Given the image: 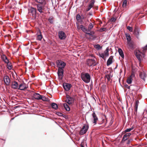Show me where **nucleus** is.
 <instances>
[{
  "instance_id": "obj_48",
  "label": "nucleus",
  "mask_w": 147,
  "mask_h": 147,
  "mask_svg": "<svg viewBox=\"0 0 147 147\" xmlns=\"http://www.w3.org/2000/svg\"><path fill=\"white\" fill-rule=\"evenodd\" d=\"M92 7V6L89 5V6L88 7V8L86 9V11H89Z\"/></svg>"
},
{
  "instance_id": "obj_52",
  "label": "nucleus",
  "mask_w": 147,
  "mask_h": 147,
  "mask_svg": "<svg viewBox=\"0 0 147 147\" xmlns=\"http://www.w3.org/2000/svg\"><path fill=\"white\" fill-rule=\"evenodd\" d=\"M139 101L138 100H137L136 101V104H135V106L138 107V104L139 103Z\"/></svg>"
},
{
  "instance_id": "obj_54",
  "label": "nucleus",
  "mask_w": 147,
  "mask_h": 147,
  "mask_svg": "<svg viewBox=\"0 0 147 147\" xmlns=\"http://www.w3.org/2000/svg\"><path fill=\"white\" fill-rule=\"evenodd\" d=\"M38 34H41L40 30V29H38L37 31V35Z\"/></svg>"
},
{
  "instance_id": "obj_6",
  "label": "nucleus",
  "mask_w": 147,
  "mask_h": 147,
  "mask_svg": "<svg viewBox=\"0 0 147 147\" xmlns=\"http://www.w3.org/2000/svg\"><path fill=\"white\" fill-rule=\"evenodd\" d=\"M89 126L88 125H84L82 127V129H81L80 132L79 134L80 135H82L85 134L87 131Z\"/></svg>"
},
{
  "instance_id": "obj_40",
  "label": "nucleus",
  "mask_w": 147,
  "mask_h": 147,
  "mask_svg": "<svg viewBox=\"0 0 147 147\" xmlns=\"http://www.w3.org/2000/svg\"><path fill=\"white\" fill-rule=\"evenodd\" d=\"M147 50V44L143 48V51L144 53H145Z\"/></svg>"
},
{
  "instance_id": "obj_27",
  "label": "nucleus",
  "mask_w": 147,
  "mask_h": 147,
  "mask_svg": "<svg viewBox=\"0 0 147 147\" xmlns=\"http://www.w3.org/2000/svg\"><path fill=\"white\" fill-rule=\"evenodd\" d=\"M86 34L89 35L91 36H92L93 37V39H94L96 38V37H94V35H93L94 34V31H91L90 33L86 32Z\"/></svg>"
},
{
  "instance_id": "obj_46",
  "label": "nucleus",
  "mask_w": 147,
  "mask_h": 147,
  "mask_svg": "<svg viewBox=\"0 0 147 147\" xmlns=\"http://www.w3.org/2000/svg\"><path fill=\"white\" fill-rule=\"evenodd\" d=\"M7 68L9 70H11L12 69V65H10V64H8L7 65Z\"/></svg>"
},
{
  "instance_id": "obj_8",
  "label": "nucleus",
  "mask_w": 147,
  "mask_h": 147,
  "mask_svg": "<svg viewBox=\"0 0 147 147\" xmlns=\"http://www.w3.org/2000/svg\"><path fill=\"white\" fill-rule=\"evenodd\" d=\"M58 35L59 38L61 40H65L66 38L65 34L62 31L58 32Z\"/></svg>"
},
{
  "instance_id": "obj_43",
  "label": "nucleus",
  "mask_w": 147,
  "mask_h": 147,
  "mask_svg": "<svg viewBox=\"0 0 147 147\" xmlns=\"http://www.w3.org/2000/svg\"><path fill=\"white\" fill-rule=\"evenodd\" d=\"M127 28L128 29L130 32H132L133 31L132 28L129 26H127Z\"/></svg>"
},
{
  "instance_id": "obj_35",
  "label": "nucleus",
  "mask_w": 147,
  "mask_h": 147,
  "mask_svg": "<svg viewBox=\"0 0 147 147\" xmlns=\"http://www.w3.org/2000/svg\"><path fill=\"white\" fill-rule=\"evenodd\" d=\"M140 76L141 78L144 80H145V75L144 74H142V73H140Z\"/></svg>"
},
{
  "instance_id": "obj_38",
  "label": "nucleus",
  "mask_w": 147,
  "mask_h": 147,
  "mask_svg": "<svg viewBox=\"0 0 147 147\" xmlns=\"http://www.w3.org/2000/svg\"><path fill=\"white\" fill-rule=\"evenodd\" d=\"M127 4V0H124L122 4L123 7H126Z\"/></svg>"
},
{
  "instance_id": "obj_60",
  "label": "nucleus",
  "mask_w": 147,
  "mask_h": 147,
  "mask_svg": "<svg viewBox=\"0 0 147 147\" xmlns=\"http://www.w3.org/2000/svg\"><path fill=\"white\" fill-rule=\"evenodd\" d=\"M17 107H18V106H15V107H14V108L15 109H16V108H17Z\"/></svg>"
},
{
  "instance_id": "obj_64",
  "label": "nucleus",
  "mask_w": 147,
  "mask_h": 147,
  "mask_svg": "<svg viewBox=\"0 0 147 147\" xmlns=\"http://www.w3.org/2000/svg\"><path fill=\"white\" fill-rule=\"evenodd\" d=\"M14 118H12L11 119V120H13L14 119Z\"/></svg>"
},
{
  "instance_id": "obj_3",
  "label": "nucleus",
  "mask_w": 147,
  "mask_h": 147,
  "mask_svg": "<svg viewBox=\"0 0 147 147\" xmlns=\"http://www.w3.org/2000/svg\"><path fill=\"white\" fill-rule=\"evenodd\" d=\"M28 13L30 16H32L34 19H35L36 16V9L31 7L28 9Z\"/></svg>"
},
{
  "instance_id": "obj_18",
  "label": "nucleus",
  "mask_w": 147,
  "mask_h": 147,
  "mask_svg": "<svg viewBox=\"0 0 147 147\" xmlns=\"http://www.w3.org/2000/svg\"><path fill=\"white\" fill-rule=\"evenodd\" d=\"M18 83L17 82L15 81L12 83V88L13 89H15L18 88Z\"/></svg>"
},
{
  "instance_id": "obj_4",
  "label": "nucleus",
  "mask_w": 147,
  "mask_h": 147,
  "mask_svg": "<svg viewBox=\"0 0 147 147\" xmlns=\"http://www.w3.org/2000/svg\"><path fill=\"white\" fill-rule=\"evenodd\" d=\"M74 101V98L68 95H66L65 102L69 105H71L73 103Z\"/></svg>"
},
{
  "instance_id": "obj_34",
  "label": "nucleus",
  "mask_w": 147,
  "mask_h": 147,
  "mask_svg": "<svg viewBox=\"0 0 147 147\" xmlns=\"http://www.w3.org/2000/svg\"><path fill=\"white\" fill-rule=\"evenodd\" d=\"M105 55L104 54V53H99V57H100L104 59L105 60L106 59L105 58Z\"/></svg>"
},
{
  "instance_id": "obj_2",
  "label": "nucleus",
  "mask_w": 147,
  "mask_h": 147,
  "mask_svg": "<svg viewBox=\"0 0 147 147\" xmlns=\"http://www.w3.org/2000/svg\"><path fill=\"white\" fill-rule=\"evenodd\" d=\"M81 77L82 80L86 83H88L90 81V76L89 74L88 73H86L83 75L82 74Z\"/></svg>"
},
{
  "instance_id": "obj_9",
  "label": "nucleus",
  "mask_w": 147,
  "mask_h": 147,
  "mask_svg": "<svg viewBox=\"0 0 147 147\" xmlns=\"http://www.w3.org/2000/svg\"><path fill=\"white\" fill-rule=\"evenodd\" d=\"M63 87L64 89L66 91H69L72 86V85L71 84L68 83H64L63 85Z\"/></svg>"
},
{
  "instance_id": "obj_47",
  "label": "nucleus",
  "mask_w": 147,
  "mask_h": 147,
  "mask_svg": "<svg viewBox=\"0 0 147 147\" xmlns=\"http://www.w3.org/2000/svg\"><path fill=\"white\" fill-rule=\"evenodd\" d=\"M107 30V29L106 28H100V32H102V31H105L106 30Z\"/></svg>"
},
{
  "instance_id": "obj_58",
  "label": "nucleus",
  "mask_w": 147,
  "mask_h": 147,
  "mask_svg": "<svg viewBox=\"0 0 147 147\" xmlns=\"http://www.w3.org/2000/svg\"><path fill=\"white\" fill-rule=\"evenodd\" d=\"M130 140H128L127 141V144H129L130 143Z\"/></svg>"
},
{
  "instance_id": "obj_49",
  "label": "nucleus",
  "mask_w": 147,
  "mask_h": 147,
  "mask_svg": "<svg viewBox=\"0 0 147 147\" xmlns=\"http://www.w3.org/2000/svg\"><path fill=\"white\" fill-rule=\"evenodd\" d=\"M115 20L116 19L114 17H113L111 18L110 19V21L111 22H115Z\"/></svg>"
},
{
  "instance_id": "obj_5",
  "label": "nucleus",
  "mask_w": 147,
  "mask_h": 147,
  "mask_svg": "<svg viewBox=\"0 0 147 147\" xmlns=\"http://www.w3.org/2000/svg\"><path fill=\"white\" fill-rule=\"evenodd\" d=\"M86 64L89 67L94 66L96 65L95 60L93 59H88L86 61Z\"/></svg>"
},
{
  "instance_id": "obj_12",
  "label": "nucleus",
  "mask_w": 147,
  "mask_h": 147,
  "mask_svg": "<svg viewBox=\"0 0 147 147\" xmlns=\"http://www.w3.org/2000/svg\"><path fill=\"white\" fill-rule=\"evenodd\" d=\"M131 135V134L130 133H128L125 134L123 138L122 141H125L127 140Z\"/></svg>"
},
{
  "instance_id": "obj_10",
  "label": "nucleus",
  "mask_w": 147,
  "mask_h": 147,
  "mask_svg": "<svg viewBox=\"0 0 147 147\" xmlns=\"http://www.w3.org/2000/svg\"><path fill=\"white\" fill-rule=\"evenodd\" d=\"M141 54V52L139 51H137L135 54L136 57L140 61H141V58L142 56Z\"/></svg>"
},
{
  "instance_id": "obj_53",
  "label": "nucleus",
  "mask_w": 147,
  "mask_h": 147,
  "mask_svg": "<svg viewBox=\"0 0 147 147\" xmlns=\"http://www.w3.org/2000/svg\"><path fill=\"white\" fill-rule=\"evenodd\" d=\"M3 60L4 61L5 63H8L9 62V61L8 59L5 60V59H3Z\"/></svg>"
},
{
  "instance_id": "obj_11",
  "label": "nucleus",
  "mask_w": 147,
  "mask_h": 147,
  "mask_svg": "<svg viewBox=\"0 0 147 147\" xmlns=\"http://www.w3.org/2000/svg\"><path fill=\"white\" fill-rule=\"evenodd\" d=\"M4 81L6 85H9L10 82V80L9 77L8 76H5L4 77Z\"/></svg>"
},
{
  "instance_id": "obj_59",
  "label": "nucleus",
  "mask_w": 147,
  "mask_h": 147,
  "mask_svg": "<svg viewBox=\"0 0 147 147\" xmlns=\"http://www.w3.org/2000/svg\"><path fill=\"white\" fill-rule=\"evenodd\" d=\"M89 15L90 16H92V12H89Z\"/></svg>"
},
{
  "instance_id": "obj_30",
  "label": "nucleus",
  "mask_w": 147,
  "mask_h": 147,
  "mask_svg": "<svg viewBox=\"0 0 147 147\" xmlns=\"http://www.w3.org/2000/svg\"><path fill=\"white\" fill-rule=\"evenodd\" d=\"M133 85L134 86H133L132 87H130V88L132 89V90H138L139 89V87L136 85Z\"/></svg>"
},
{
  "instance_id": "obj_25",
  "label": "nucleus",
  "mask_w": 147,
  "mask_h": 147,
  "mask_svg": "<svg viewBox=\"0 0 147 147\" xmlns=\"http://www.w3.org/2000/svg\"><path fill=\"white\" fill-rule=\"evenodd\" d=\"M51 106L52 108L55 110H56L58 108V106L57 104L53 102L51 104Z\"/></svg>"
},
{
  "instance_id": "obj_39",
  "label": "nucleus",
  "mask_w": 147,
  "mask_h": 147,
  "mask_svg": "<svg viewBox=\"0 0 147 147\" xmlns=\"http://www.w3.org/2000/svg\"><path fill=\"white\" fill-rule=\"evenodd\" d=\"M125 87L128 89H130V87H132L133 86H134L133 85H131L130 86H129L127 84H125L124 85Z\"/></svg>"
},
{
  "instance_id": "obj_44",
  "label": "nucleus",
  "mask_w": 147,
  "mask_h": 147,
  "mask_svg": "<svg viewBox=\"0 0 147 147\" xmlns=\"http://www.w3.org/2000/svg\"><path fill=\"white\" fill-rule=\"evenodd\" d=\"M56 114L59 116H62V115H63V114L59 112H57Z\"/></svg>"
},
{
  "instance_id": "obj_19",
  "label": "nucleus",
  "mask_w": 147,
  "mask_h": 147,
  "mask_svg": "<svg viewBox=\"0 0 147 147\" xmlns=\"http://www.w3.org/2000/svg\"><path fill=\"white\" fill-rule=\"evenodd\" d=\"M34 1L36 3H40L39 4L45 5L46 2L45 0H34Z\"/></svg>"
},
{
  "instance_id": "obj_42",
  "label": "nucleus",
  "mask_w": 147,
  "mask_h": 147,
  "mask_svg": "<svg viewBox=\"0 0 147 147\" xmlns=\"http://www.w3.org/2000/svg\"><path fill=\"white\" fill-rule=\"evenodd\" d=\"M95 2V0H91V3L89 4V5L92 7Z\"/></svg>"
},
{
  "instance_id": "obj_33",
  "label": "nucleus",
  "mask_w": 147,
  "mask_h": 147,
  "mask_svg": "<svg viewBox=\"0 0 147 147\" xmlns=\"http://www.w3.org/2000/svg\"><path fill=\"white\" fill-rule=\"evenodd\" d=\"M94 48L97 50H99L100 49H102V47L99 44H97L94 46Z\"/></svg>"
},
{
  "instance_id": "obj_55",
  "label": "nucleus",
  "mask_w": 147,
  "mask_h": 147,
  "mask_svg": "<svg viewBox=\"0 0 147 147\" xmlns=\"http://www.w3.org/2000/svg\"><path fill=\"white\" fill-rule=\"evenodd\" d=\"M134 77V75L133 74H131V75L129 77L130 78H131Z\"/></svg>"
},
{
  "instance_id": "obj_63",
  "label": "nucleus",
  "mask_w": 147,
  "mask_h": 147,
  "mask_svg": "<svg viewBox=\"0 0 147 147\" xmlns=\"http://www.w3.org/2000/svg\"><path fill=\"white\" fill-rule=\"evenodd\" d=\"M81 147H84V146H83L82 145L81 146Z\"/></svg>"
},
{
  "instance_id": "obj_57",
  "label": "nucleus",
  "mask_w": 147,
  "mask_h": 147,
  "mask_svg": "<svg viewBox=\"0 0 147 147\" xmlns=\"http://www.w3.org/2000/svg\"><path fill=\"white\" fill-rule=\"evenodd\" d=\"M145 53H144L143 52V51H142V53H141V54H142V55H143V57L144 58V57H145Z\"/></svg>"
},
{
  "instance_id": "obj_56",
  "label": "nucleus",
  "mask_w": 147,
  "mask_h": 147,
  "mask_svg": "<svg viewBox=\"0 0 147 147\" xmlns=\"http://www.w3.org/2000/svg\"><path fill=\"white\" fill-rule=\"evenodd\" d=\"M138 108V107L135 106V111L137 112V109Z\"/></svg>"
},
{
  "instance_id": "obj_51",
  "label": "nucleus",
  "mask_w": 147,
  "mask_h": 147,
  "mask_svg": "<svg viewBox=\"0 0 147 147\" xmlns=\"http://www.w3.org/2000/svg\"><path fill=\"white\" fill-rule=\"evenodd\" d=\"M63 117L65 118L66 119H68V117L66 115H65L63 114V115H62V116Z\"/></svg>"
},
{
  "instance_id": "obj_15",
  "label": "nucleus",
  "mask_w": 147,
  "mask_h": 147,
  "mask_svg": "<svg viewBox=\"0 0 147 147\" xmlns=\"http://www.w3.org/2000/svg\"><path fill=\"white\" fill-rule=\"evenodd\" d=\"M41 96V95L38 93H34L33 95V97L37 100H40Z\"/></svg>"
},
{
  "instance_id": "obj_23",
  "label": "nucleus",
  "mask_w": 147,
  "mask_h": 147,
  "mask_svg": "<svg viewBox=\"0 0 147 147\" xmlns=\"http://www.w3.org/2000/svg\"><path fill=\"white\" fill-rule=\"evenodd\" d=\"M80 28L83 32H85L86 33L87 32H88V30L85 28V27L82 25H80Z\"/></svg>"
},
{
  "instance_id": "obj_62",
  "label": "nucleus",
  "mask_w": 147,
  "mask_h": 147,
  "mask_svg": "<svg viewBox=\"0 0 147 147\" xmlns=\"http://www.w3.org/2000/svg\"><path fill=\"white\" fill-rule=\"evenodd\" d=\"M117 65L116 67H115V68H114V69H115L117 68Z\"/></svg>"
},
{
  "instance_id": "obj_29",
  "label": "nucleus",
  "mask_w": 147,
  "mask_h": 147,
  "mask_svg": "<svg viewBox=\"0 0 147 147\" xmlns=\"http://www.w3.org/2000/svg\"><path fill=\"white\" fill-rule=\"evenodd\" d=\"M125 35L126 36V37L127 40V42H129L131 41V37L130 35H128L127 34H125Z\"/></svg>"
},
{
  "instance_id": "obj_20",
  "label": "nucleus",
  "mask_w": 147,
  "mask_h": 147,
  "mask_svg": "<svg viewBox=\"0 0 147 147\" xmlns=\"http://www.w3.org/2000/svg\"><path fill=\"white\" fill-rule=\"evenodd\" d=\"M63 105L66 111H70V108L67 104L66 103H64L63 104Z\"/></svg>"
},
{
  "instance_id": "obj_26",
  "label": "nucleus",
  "mask_w": 147,
  "mask_h": 147,
  "mask_svg": "<svg viewBox=\"0 0 147 147\" xmlns=\"http://www.w3.org/2000/svg\"><path fill=\"white\" fill-rule=\"evenodd\" d=\"M127 44L131 49H134V44L131 41L128 42H127Z\"/></svg>"
},
{
  "instance_id": "obj_37",
  "label": "nucleus",
  "mask_w": 147,
  "mask_h": 147,
  "mask_svg": "<svg viewBox=\"0 0 147 147\" xmlns=\"http://www.w3.org/2000/svg\"><path fill=\"white\" fill-rule=\"evenodd\" d=\"M133 127H132L130 128L127 129L125 130L124 131L125 133L127 132H129L131 130H133Z\"/></svg>"
},
{
  "instance_id": "obj_7",
  "label": "nucleus",
  "mask_w": 147,
  "mask_h": 147,
  "mask_svg": "<svg viewBox=\"0 0 147 147\" xmlns=\"http://www.w3.org/2000/svg\"><path fill=\"white\" fill-rule=\"evenodd\" d=\"M42 4H38L36 5L38 10L40 13H41L44 12V11L46 8L47 9V7L45 6H42Z\"/></svg>"
},
{
  "instance_id": "obj_50",
  "label": "nucleus",
  "mask_w": 147,
  "mask_h": 147,
  "mask_svg": "<svg viewBox=\"0 0 147 147\" xmlns=\"http://www.w3.org/2000/svg\"><path fill=\"white\" fill-rule=\"evenodd\" d=\"M2 58L3 59H5V60L8 59L7 57L5 55H3V56Z\"/></svg>"
},
{
  "instance_id": "obj_28",
  "label": "nucleus",
  "mask_w": 147,
  "mask_h": 147,
  "mask_svg": "<svg viewBox=\"0 0 147 147\" xmlns=\"http://www.w3.org/2000/svg\"><path fill=\"white\" fill-rule=\"evenodd\" d=\"M94 25L92 23H90L88 26V32H90L92 29Z\"/></svg>"
},
{
  "instance_id": "obj_14",
  "label": "nucleus",
  "mask_w": 147,
  "mask_h": 147,
  "mask_svg": "<svg viewBox=\"0 0 147 147\" xmlns=\"http://www.w3.org/2000/svg\"><path fill=\"white\" fill-rule=\"evenodd\" d=\"M113 58V57L111 56L107 61V66H109L111 65L113 62L112 60Z\"/></svg>"
},
{
  "instance_id": "obj_45",
  "label": "nucleus",
  "mask_w": 147,
  "mask_h": 147,
  "mask_svg": "<svg viewBox=\"0 0 147 147\" xmlns=\"http://www.w3.org/2000/svg\"><path fill=\"white\" fill-rule=\"evenodd\" d=\"M81 18V16L79 14H77L76 16V19L77 20H79Z\"/></svg>"
},
{
  "instance_id": "obj_24",
  "label": "nucleus",
  "mask_w": 147,
  "mask_h": 147,
  "mask_svg": "<svg viewBox=\"0 0 147 147\" xmlns=\"http://www.w3.org/2000/svg\"><path fill=\"white\" fill-rule=\"evenodd\" d=\"M48 20L51 24H54V18L53 17H50L48 19Z\"/></svg>"
},
{
  "instance_id": "obj_1",
  "label": "nucleus",
  "mask_w": 147,
  "mask_h": 147,
  "mask_svg": "<svg viewBox=\"0 0 147 147\" xmlns=\"http://www.w3.org/2000/svg\"><path fill=\"white\" fill-rule=\"evenodd\" d=\"M56 64L58 68L57 74L60 80H62L63 78L64 70L63 69L65 67L66 63L60 60H58L56 61Z\"/></svg>"
},
{
  "instance_id": "obj_13",
  "label": "nucleus",
  "mask_w": 147,
  "mask_h": 147,
  "mask_svg": "<svg viewBox=\"0 0 147 147\" xmlns=\"http://www.w3.org/2000/svg\"><path fill=\"white\" fill-rule=\"evenodd\" d=\"M92 116L93 118V123L95 124H96L97 121L98 120V118L94 112L92 114Z\"/></svg>"
},
{
  "instance_id": "obj_31",
  "label": "nucleus",
  "mask_w": 147,
  "mask_h": 147,
  "mask_svg": "<svg viewBox=\"0 0 147 147\" xmlns=\"http://www.w3.org/2000/svg\"><path fill=\"white\" fill-rule=\"evenodd\" d=\"M109 48L107 47L105 51V55L107 57H108L109 56Z\"/></svg>"
},
{
  "instance_id": "obj_16",
  "label": "nucleus",
  "mask_w": 147,
  "mask_h": 147,
  "mask_svg": "<svg viewBox=\"0 0 147 147\" xmlns=\"http://www.w3.org/2000/svg\"><path fill=\"white\" fill-rule=\"evenodd\" d=\"M140 32L139 29L137 28H135L134 30V33L137 38H138Z\"/></svg>"
},
{
  "instance_id": "obj_21",
  "label": "nucleus",
  "mask_w": 147,
  "mask_h": 147,
  "mask_svg": "<svg viewBox=\"0 0 147 147\" xmlns=\"http://www.w3.org/2000/svg\"><path fill=\"white\" fill-rule=\"evenodd\" d=\"M40 100H42L43 101H49V98L46 97L44 95H41Z\"/></svg>"
},
{
  "instance_id": "obj_41",
  "label": "nucleus",
  "mask_w": 147,
  "mask_h": 147,
  "mask_svg": "<svg viewBox=\"0 0 147 147\" xmlns=\"http://www.w3.org/2000/svg\"><path fill=\"white\" fill-rule=\"evenodd\" d=\"M106 77L108 81L110 80V79L111 78V75L110 74H109L106 75Z\"/></svg>"
},
{
  "instance_id": "obj_17",
  "label": "nucleus",
  "mask_w": 147,
  "mask_h": 147,
  "mask_svg": "<svg viewBox=\"0 0 147 147\" xmlns=\"http://www.w3.org/2000/svg\"><path fill=\"white\" fill-rule=\"evenodd\" d=\"M27 87L25 85H24V84H21L19 86L18 89L20 90H24Z\"/></svg>"
},
{
  "instance_id": "obj_32",
  "label": "nucleus",
  "mask_w": 147,
  "mask_h": 147,
  "mask_svg": "<svg viewBox=\"0 0 147 147\" xmlns=\"http://www.w3.org/2000/svg\"><path fill=\"white\" fill-rule=\"evenodd\" d=\"M42 38V34H38L37 36V39L39 41L41 40Z\"/></svg>"
},
{
  "instance_id": "obj_61",
  "label": "nucleus",
  "mask_w": 147,
  "mask_h": 147,
  "mask_svg": "<svg viewBox=\"0 0 147 147\" xmlns=\"http://www.w3.org/2000/svg\"><path fill=\"white\" fill-rule=\"evenodd\" d=\"M95 63L96 64V65H97L98 64V62H97V63H96V61H95Z\"/></svg>"
},
{
  "instance_id": "obj_22",
  "label": "nucleus",
  "mask_w": 147,
  "mask_h": 147,
  "mask_svg": "<svg viewBox=\"0 0 147 147\" xmlns=\"http://www.w3.org/2000/svg\"><path fill=\"white\" fill-rule=\"evenodd\" d=\"M118 51L121 57L122 58H124V55L123 51L121 49V48L119 49Z\"/></svg>"
},
{
  "instance_id": "obj_36",
  "label": "nucleus",
  "mask_w": 147,
  "mask_h": 147,
  "mask_svg": "<svg viewBox=\"0 0 147 147\" xmlns=\"http://www.w3.org/2000/svg\"><path fill=\"white\" fill-rule=\"evenodd\" d=\"M127 82L128 84H131L132 82V78L129 77L127 80Z\"/></svg>"
}]
</instances>
